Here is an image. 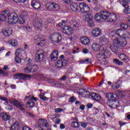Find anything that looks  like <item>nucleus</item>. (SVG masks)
<instances>
[{
  "mask_svg": "<svg viewBox=\"0 0 130 130\" xmlns=\"http://www.w3.org/2000/svg\"><path fill=\"white\" fill-rule=\"evenodd\" d=\"M8 18V23L9 24H17L18 22V14L16 13H10L9 10L2 12L0 14V23L1 21H5Z\"/></svg>",
  "mask_w": 130,
  "mask_h": 130,
  "instance_id": "obj_1",
  "label": "nucleus"
},
{
  "mask_svg": "<svg viewBox=\"0 0 130 130\" xmlns=\"http://www.w3.org/2000/svg\"><path fill=\"white\" fill-rule=\"evenodd\" d=\"M126 44H127V42H126L125 39L122 38L119 40L116 38L113 40V45L110 46V49L115 54L117 55V52L120 47H124L126 46Z\"/></svg>",
  "mask_w": 130,
  "mask_h": 130,
  "instance_id": "obj_2",
  "label": "nucleus"
},
{
  "mask_svg": "<svg viewBox=\"0 0 130 130\" xmlns=\"http://www.w3.org/2000/svg\"><path fill=\"white\" fill-rule=\"evenodd\" d=\"M103 16L105 18V20H107L109 22H116V20H117V15L114 13L105 11L103 13Z\"/></svg>",
  "mask_w": 130,
  "mask_h": 130,
  "instance_id": "obj_3",
  "label": "nucleus"
},
{
  "mask_svg": "<svg viewBox=\"0 0 130 130\" xmlns=\"http://www.w3.org/2000/svg\"><path fill=\"white\" fill-rule=\"evenodd\" d=\"M9 103L10 104H13L14 106H16L17 108H19L20 110V111H22V112L24 113L25 112V108H24V105L21 104V103H19L17 100H15V99L10 98L9 99Z\"/></svg>",
  "mask_w": 130,
  "mask_h": 130,
  "instance_id": "obj_4",
  "label": "nucleus"
},
{
  "mask_svg": "<svg viewBox=\"0 0 130 130\" xmlns=\"http://www.w3.org/2000/svg\"><path fill=\"white\" fill-rule=\"evenodd\" d=\"M45 57V52L42 49H39L35 55V61L36 62H40L44 59Z\"/></svg>",
  "mask_w": 130,
  "mask_h": 130,
  "instance_id": "obj_5",
  "label": "nucleus"
},
{
  "mask_svg": "<svg viewBox=\"0 0 130 130\" xmlns=\"http://www.w3.org/2000/svg\"><path fill=\"white\" fill-rule=\"evenodd\" d=\"M49 38L53 43H59L61 41V36L56 32L51 35Z\"/></svg>",
  "mask_w": 130,
  "mask_h": 130,
  "instance_id": "obj_6",
  "label": "nucleus"
},
{
  "mask_svg": "<svg viewBox=\"0 0 130 130\" xmlns=\"http://www.w3.org/2000/svg\"><path fill=\"white\" fill-rule=\"evenodd\" d=\"M130 3V0H122L120 4L124 8V10L123 11L124 14H130V7L128 6V4Z\"/></svg>",
  "mask_w": 130,
  "mask_h": 130,
  "instance_id": "obj_7",
  "label": "nucleus"
},
{
  "mask_svg": "<svg viewBox=\"0 0 130 130\" xmlns=\"http://www.w3.org/2000/svg\"><path fill=\"white\" fill-rule=\"evenodd\" d=\"M79 8L80 10V12L84 14L90 13L91 11L89 6L86 4V3H81L79 4Z\"/></svg>",
  "mask_w": 130,
  "mask_h": 130,
  "instance_id": "obj_8",
  "label": "nucleus"
},
{
  "mask_svg": "<svg viewBox=\"0 0 130 130\" xmlns=\"http://www.w3.org/2000/svg\"><path fill=\"white\" fill-rule=\"evenodd\" d=\"M48 9L50 11H54L55 12H56V11H59V10H60V6L55 2H49Z\"/></svg>",
  "mask_w": 130,
  "mask_h": 130,
  "instance_id": "obj_9",
  "label": "nucleus"
},
{
  "mask_svg": "<svg viewBox=\"0 0 130 130\" xmlns=\"http://www.w3.org/2000/svg\"><path fill=\"white\" fill-rule=\"evenodd\" d=\"M14 79H21L22 80H30V75L17 73L13 76Z\"/></svg>",
  "mask_w": 130,
  "mask_h": 130,
  "instance_id": "obj_10",
  "label": "nucleus"
},
{
  "mask_svg": "<svg viewBox=\"0 0 130 130\" xmlns=\"http://www.w3.org/2000/svg\"><path fill=\"white\" fill-rule=\"evenodd\" d=\"M38 71V66L37 65H31L28 68H25L24 71L25 73H36Z\"/></svg>",
  "mask_w": 130,
  "mask_h": 130,
  "instance_id": "obj_11",
  "label": "nucleus"
},
{
  "mask_svg": "<svg viewBox=\"0 0 130 130\" xmlns=\"http://www.w3.org/2000/svg\"><path fill=\"white\" fill-rule=\"evenodd\" d=\"M114 96H116V98L115 99V101H114L113 103H110V104L108 103V105L110 107V108H117L119 105V101H117V99H118V96L116 95V94H114Z\"/></svg>",
  "mask_w": 130,
  "mask_h": 130,
  "instance_id": "obj_12",
  "label": "nucleus"
},
{
  "mask_svg": "<svg viewBox=\"0 0 130 130\" xmlns=\"http://www.w3.org/2000/svg\"><path fill=\"white\" fill-rule=\"evenodd\" d=\"M34 26L37 29L41 28L43 26V20L40 18H36L34 20Z\"/></svg>",
  "mask_w": 130,
  "mask_h": 130,
  "instance_id": "obj_13",
  "label": "nucleus"
},
{
  "mask_svg": "<svg viewBox=\"0 0 130 130\" xmlns=\"http://www.w3.org/2000/svg\"><path fill=\"white\" fill-rule=\"evenodd\" d=\"M40 126L41 127V130H48V127L49 125L48 122L46 120H41L39 121Z\"/></svg>",
  "mask_w": 130,
  "mask_h": 130,
  "instance_id": "obj_14",
  "label": "nucleus"
},
{
  "mask_svg": "<svg viewBox=\"0 0 130 130\" xmlns=\"http://www.w3.org/2000/svg\"><path fill=\"white\" fill-rule=\"evenodd\" d=\"M62 32L64 34H67V35H71L73 34V28L69 25H64L62 27Z\"/></svg>",
  "mask_w": 130,
  "mask_h": 130,
  "instance_id": "obj_15",
  "label": "nucleus"
},
{
  "mask_svg": "<svg viewBox=\"0 0 130 130\" xmlns=\"http://www.w3.org/2000/svg\"><path fill=\"white\" fill-rule=\"evenodd\" d=\"M50 59L52 61H55L58 58V51L54 49L50 55Z\"/></svg>",
  "mask_w": 130,
  "mask_h": 130,
  "instance_id": "obj_16",
  "label": "nucleus"
},
{
  "mask_svg": "<svg viewBox=\"0 0 130 130\" xmlns=\"http://www.w3.org/2000/svg\"><path fill=\"white\" fill-rule=\"evenodd\" d=\"M104 13H105V11H102L100 14L96 13L94 16L95 20L98 22H102L103 20H105L103 16Z\"/></svg>",
  "mask_w": 130,
  "mask_h": 130,
  "instance_id": "obj_17",
  "label": "nucleus"
},
{
  "mask_svg": "<svg viewBox=\"0 0 130 130\" xmlns=\"http://www.w3.org/2000/svg\"><path fill=\"white\" fill-rule=\"evenodd\" d=\"M91 34L94 37H99V36L102 35V31L100 28H95L92 30Z\"/></svg>",
  "mask_w": 130,
  "mask_h": 130,
  "instance_id": "obj_18",
  "label": "nucleus"
},
{
  "mask_svg": "<svg viewBox=\"0 0 130 130\" xmlns=\"http://www.w3.org/2000/svg\"><path fill=\"white\" fill-rule=\"evenodd\" d=\"M116 96L113 95V93H107L106 94V98H107L110 103H113V101H115Z\"/></svg>",
  "mask_w": 130,
  "mask_h": 130,
  "instance_id": "obj_19",
  "label": "nucleus"
},
{
  "mask_svg": "<svg viewBox=\"0 0 130 130\" xmlns=\"http://www.w3.org/2000/svg\"><path fill=\"white\" fill-rule=\"evenodd\" d=\"M2 32L5 36H10V35H12V34L13 33V30L12 29V28L7 27L6 28H4Z\"/></svg>",
  "mask_w": 130,
  "mask_h": 130,
  "instance_id": "obj_20",
  "label": "nucleus"
},
{
  "mask_svg": "<svg viewBox=\"0 0 130 130\" xmlns=\"http://www.w3.org/2000/svg\"><path fill=\"white\" fill-rule=\"evenodd\" d=\"M31 7L36 10H38L41 8V5L39 2H37L36 0H32L31 2Z\"/></svg>",
  "mask_w": 130,
  "mask_h": 130,
  "instance_id": "obj_21",
  "label": "nucleus"
},
{
  "mask_svg": "<svg viewBox=\"0 0 130 130\" xmlns=\"http://www.w3.org/2000/svg\"><path fill=\"white\" fill-rule=\"evenodd\" d=\"M96 58L98 60H100V61H105V59H106V57L104 55V53H99L96 54Z\"/></svg>",
  "mask_w": 130,
  "mask_h": 130,
  "instance_id": "obj_22",
  "label": "nucleus"
},
{
  "mask_svg": "<svg viewBox=\"0 0 130 130\" xmlns=\"http://www.w3.org/2000/svg\"><path fill=\"white\" fill-rule=\"evenodd\" d=\"M91 97L92 99H93V100H94L95 101H97L98 102H99V101H100V100H101L102 98L101 95L95 93H92L91 94Z\"/></svg>",
  "mask_w": 130,
  "mask_h": 130,
  "instance_id": "obj_23",
  "label": "nucleus"
},
{
  "mask_svg": "<svg viewBox=\"0 0 130 130\" xmlns=\"http://www.w3.org/2000/svg\"><path fill=\"white\" fill-rule=\"evenodd\" d=\"M70 8L73 12H78V11H79V6L77 3H71L70 5Z\"/></svg>",
  "mask_w": 130,
  "mask_h": 130,
  "instance_id": "obj_24",
  "label": "nucleus"
},
{
  "mask_svg": "<svg viewBox=\"0 0 130 130\" xmlns=\"http://www.w3.org/2000/svg\"><path fill=\"white\" fill-rule=\"evenodd\" d=\"M80 40H81V43L82 44H84V45H88V44H89L90 42V40H89V39L86 37H82L80 39Z\"/></svg>",
  "mask_w": 130,
  "mask_h": 130,
  "instance_id": "obj_25",
  "label": "nucleus"
},
{
  "mask_svg": "<svg viewBox=\"0 0 130 130\" xmlns=\"http://www.w3.org/2000/svg\"><path fill=\"white\" fill-rule=\"evenodd\" d=\"M84 19L86 22H89L94 19V17H93L91 14H87L84 15Z\"/></svg>",
  "mask_w": 130,
  "mask_h": 130,
  "instance_id": "obj_26",
  "label": "nucleus"
},
{
  "mask_svg": "<svg viewBox=\"0 0 130 130\" xmlns=\"http://www.w3.org/2000/svg\"><path fill=\"white\" fill-rule=\"evenodd\" d=\"M1 117H2V119L5 121H8V120H10V119L11 118V116L8 115V114L7 113H1Z\"/></svg>",
  "mask_w": 130,
  "mask_h": 130,
  "instance_id": "obj_27",
  "label": "nucleus"
},
{
  "mask_svg": "<svg viewBox=\"0 0 130 130\" xmlns=\"http://www.w3.org/2000/svg\"><path fill=\"white\" fill-rule=\"evenodd\" d=\"M19 128H20V124H19V122H15L10 127L11 130H19Z\"/></svg>",
  "mask_w": 130,
  "mask_h": 130,
  "instance_id": "obj_28",
  "label": "nucleus"
},
{
  "mask_svg": "<svg viewBox=\"0 0 130 130\" xmlns=\"http://www.w3.org/2000/svg\"><path fill=\"white\" fill-rule=\"evenodd\" d=\"M116 35L119 36V37H123L124 36V30L121 28L118 29L116 32H114Z\"/></svg>",
  "mask_w": 130,
  "mask_h": 130,
  "instance_id": "obj_29",
  "label": "nucleus"
},
{
  "mask_svg": "<svg viewBox=\"0 0 130 130\" xmlns=\"http://www.w3.org/2000/svg\"><path fill=\"white\" fill-rule=\"evenodd\" d=\"M34 105H35V103L32 100H29L26 103L27 108H32V107H34Z\"/></svg>",
  "mask_w": 130,
  "mask_h": 130,
  "instance_id": "obj_30",
  "label": "nucleus"
},
{
  "mask_svg": "<svg viewBox=\"0 0 130 130\" xmlns=\"http://www.w3.org/2000/svg\"><path fill=\"white\" fill-rule=\"evenodd\" d=\"M118 56H119V58H120V59H121V60H122L123 61H125L127 60V59H128V57H127V56H126V55L123 53L119 54Z\"/></svg>",
  "mask_w": 130,
  "mask_h": 130,
  "instance_id": "obj_31",
  "label": "nucleus"
},
{
  "mask_svg": "<svg viewBox=\"0 0 130 130\" xmlns=\"http://www.w3.org/2000/svg\"><path fill=\"white\" fill-rule=\"evenodd\" d=\"M41 38H42V35H37L34 37V40L36 42H44V41H45V40H41Z\"/></svg>",
  "mask_w": 130,
  "mask_h": 130,
  "instance_id": "obj_32",
  "label": "nucleus"
},
{
  "mask_svg": "<svg viewBox=\"0 0 130 130\" xmlns=\"http://www.w3.org/2000/svg\"><path fill=\"white\" fill-rule=\"evenodd\" d=\"M119 80H117L116 82L115 83H113V85H112V88L113 89H115V90H117L119 87H120V85L119 84Z\"/></svg>",
  "mask_w": 130,
  "mask_h": 130,
  "instance_id": "obj_33",
  "label": "nucleus"
},
{
  "mask_svg": "<svg viewBox=\"0 0 130 130\" xmlns=\"http://www.w3.org/2000/svg\"><path fill=\"white\" fill-rule=\"evenodd\" d=\"M71 125L73 127H75V128H79V127H80V123L76 121H72Z\"/></svg>",
  "mask_w": 130,
  "mask_h": 130,
  "instance_id": "obj_34",
  "label": "nucleus"
},
{
  "mask_svg": "<svg viewBox=\"0 0 130 130\" xmlns=\"http://www.w3.org/2000/svg\"><path fill=\"white\" fill-rule=\"evenodd\" d=\"M56 67H57L58 69H61L62 68V61H61V59L58 60L55 63Z\"/></svg>",
  "mask_w": 130,
  "mask_h": 130,
  "instance_id": "obj_35",
  "label": "nucleus"
},
{
  "mask_svg": "<svg viewBox=\"0 0 130 130\" xmlns=\"http://www.w3.org/2000/svg\"><path fill=\"white\" fill-rule=\"evenodd\" d=\"M33 65V61H32V59L31 58H29L27 61H26V67L25 68H28L31 66Z\"/></svg>",
  "mask_w": 130,
  "mask_h": 130,
  "instance_id": "obj_36",
  "label": "nucleus"
},
{
  "mask_svg": "<svg viewBox=\"0 0 130 130\" xmlns=\"http://www.w3.org/2000/svg\"><path fill=\"white\" fill-rule=\"evenodd\" d=\"M25 17L20 16L19 18L18 17V21H17V23L18 22L19 24H24V23H25Z\"/></svg>",
  "mask_w": 130,
  "mask_h": 130,
  "instance_id": "obj_37",
  "label": "nucleus"
},
{
  "mask_svg": "<svg viewBox=\"0 0 130 130\" xmlns=\"http://www.w3.org/2000/svg\"><path fill=\"white\" fill-rule=\"evenodd\" d=\"M9 43L11 44L12 46H17L18 45V42L15 40H11L9 41Z\"/></svg>",
  "mask_w": 130,
  "mask_h": 130,
  "instance_id": "obj_38",
  "label": "nucleus"
},
{
  "mask_svg": "<svg viewBox=\"0 0 130 130\" xmlns=\"http://www.w3.org/2000/svg\"><path fill=\"white\" fill-rule=\"evenodd\" d=\"M113 62L118 66H122L123 63L117 59H113Z\"/></svg>",
  "mask_w": 130,
  "mask_h": 130,
  "instance_id": "obj_39",
  "label": "nucleus"
},
{
  "mask_svg": "<svg viewBox=\"0 0 130 130\" xmlns=\"http://www.w3.org/2000/svg\"><path fill=\"white\" fill-rule=\"evenodd\" d=\"M91 47L93 50H98V48H99V45H98V44L96 43H94L92 45Z\"/></svg>",
  "mask_w": 130,
  "mask_h": 130,
  "instance_id": "obj_40",
  "label": "nucleus"
},
{
  "mask_svg": "<svg viewBox=\"0 0 130 130\" xmlns=\"http://www.w3.org/2000/svg\"><path fill=\"white\" fill-rule=\"evenodd\" d=\"M23 51V50L21 48H18L16 49L15 52V55L19 56L20 55V53H22V52Z\"/></svg>",
  "mask_w": 130,
  "mask_h": 130,
  "instance_id": "obj_41",
  "label": "nucleus"
},
{
  "mask_svg": "<svg viewBox=\"0 0 130 130\" xmlns=\"http://www.w3.org/2000/svg\"><path fill=\"white\" fill-rule=\"evenodd\" d=\"M77 100V98L75 96H71L69 100V102H70V103H73L75 102Z\"/></svg>",
  "mask_w": 130,
  "mask_h": 130,
  "instance_id": "obj_42",
  "label": "nucleus"
},
{
  "mask_svg": "<svg viewBox=\"0 0 130 130\" xmlns=\"http://www.w3.org/2000/svg\"><path fill=\"white\" fill-rule=\"evenodd\" d=\"M40 97L42 100H48V98L46 96H44V93H42L40 94Z\"/></svg>",
  "mask_w": 130,
  "mask_h": 130,
  "instance_id": "obj_43",
  "label": "nucleus"
},
{
  "mask_svg": "<svg viewBox=\"0 0 130 130\" xmlns=\"http://www.w3.org/2000/svg\"><path fill=\"white\" fill-rule=\"evenodd\" d=\"M120 27L121 28H122L124 30L128 28V26H127V25L124 23H121V24H120Z\"/></svg>",
  "mask_w": 130,
  "mask_h": 130,
  "instance_id": "obj_44",
  "label": "nucleus"
},
{
  "mask_svg": "<svg viewBox=\"0 0 130 130\" xmlns=\"http://www.w3.org/2000/svg\"><path fill=\"white\" fill-rule=\"evenodd\" d=\"M22 60V59L19 58L18 56H16L15 57V61L16 63H21V61Z\"/></svg>",
  "mask_w": 130,
  "mask_h": 130,
  "instance_id": "obj_45",
  "label": "nucleus"
},
{
  "mask_svg": "<svg viewBox=\"0 0 130 130\" xmlns=\"http://www.w3.org/2000/svg\"><path fill=\"white\" fill-rule=\"evenodd\" d=\"M6 110H9V111H11V110H13V106L11 105H8L6 107Z\"/></svg>",
  "mask_w": 130,
  "mask_h": 130,
  "instance_id": "obj_46",
  "label": "nucleus"
},
{
  "mask_svg": "<svg viewBox=\"0 0 130 130\" xmlns=\"http://www.w3.org/2000/svg\"><path fill=\"white\" fill-rule=\"evenodd\" d=\"M54 111L56 113H59V112H62V111H63V109H61V108H56L54 109Z\"/></svg>",
  "mask_w": 130,
  "mask_h": 130,
  "instance_id": "obj_47",
  "label": "nucleus"
},
{
  "mask_svg": "<svg viewBox=\"0 0 130 130\" xmlns=\"http://www.w3.org/2000/svg\"><path fill=\"white\" fill-rule=\"evenodd\" d=\"M104 54L105 55V56H110L111 55V53H110V51L108 50H106L104 51Z\"/></svg>",
  "mask_w": 130,
  "mask_h": 130,
  "instance_id": "obj_48",
  "label": "nucleus"
},
{
  "mask_svg": "<svg viewBox=\"0 0 130 130\" xmlns=\"http://www.w3.org/2000/svg\"><path fill=\"white\" fill-rule=\"evenodd\" d=\"M87 22H88V25L90 28L92 27H94V26H95L94 22H93V21H92V20H90V21H87Z\"/></svg>",
  "mask_w": 130,
  "mask_h": 130,
  "instance_id": "obj_49",
  "label": "nucleus"
},
{
  "mask_svg": "<svg viewBox=\"0 0 130 130\" xmlns=\"http://www.w3.org/2000/svg\"><path fill=\"white\" fill-rule=\"evenodd\" d=\"M27 16H28V12H27V11L23 12L20 15L21 17H23L24 18H25Z\"/></svg>",
  "mask_w": 130,
  "mask_h": 130,
  "instance_id": "obj_50",
  "label": "nucleus"
},
{
  "mask_svg": "<svg viewBox=\"0 0 130 130\" xmlns=\"http://www.w3.org/2000/svg\"><path fill=\"white\" fill-rule=\"evenodd\" d=\"M73 28H75V29H77L79 28L80 24L78 22H75L73 23Z\"/></svg>",
  "mask_w": 130,
  "mask_h": 130,
  "instance_id": "obj_51",
  "label": "nucleus"
},
{
  "mask_svg": "<svg viewBox=\"0 0 130 130\" xmlns=\"http://www.w3.org/2000/svg\"><path fill=\"white\" fill-rule=\"evenodd\" d=\"M62 61V64L63 65V67H66L67 64H68V60L66 59H61Z\"/></svg>",
  "mask_w": 130,
  "mask_h": 130,
  "instance_id": "obj_52",
  "label": "nucleus"
},
{
  "mask_svg": "<svg viewBox=\"0 0 130 130\" xmlns=\"http://www.w3.org/2000/svg\"><path fill=\"white\" fill-rule=\"evenodd\" d=\"M27 0H13L14 3L18 4V3H25Z\"/></svg>",
  "mask_w": 130,
  "mask_h": 130,
  "instance_id": "obj_53",
  "label": "nucleus"
},
{
  "mask_svg": "<svg viewBox=\"0 0 130 130\" xmlns=\"http://www.w3.org/2000/svg\"><path fill=\"white\" fill-rule=\"evenodd\" d=\"M1 75H3L4 77H8V76H9V73H8L7 72H5V71H4V70H2Z\"/></svg>",
  "mask_w": 130,
  "mask_h": 130,
  "instance_id": "obj_54",
  "label": "nucleus"
},
{
  "mask_svg": "<svg viewBox=\"0 0 130 130\" xmlns=\"http://www.w3.org/2000/svg\"><path fill=\"white\" fill-rule=\"evenodd\" d=\"M83 92H84V89H80L77 90V93L79 94V95H83Z\"/></svg>",
  "mask_w": 130,
  "mask_h": 130,
  "instance_id": "obj_55",
  "label": "nucleus"
},
{
  "mask_svg": "<svg viewBox=\"0 0 130 130\" xmlns=\"http://www.w3.org/2000/svg\"><path fill=\"white\" fill-rule=\"evenodd\" d=\"M84 60H85V64L91 63V60L90 58L85 59H84Z\"/></svg>",
  "mask_w": 130,
  "mask_h": 130,
  "instance_id": "obj_56",
  "label": "nucleus"
},
{
  "mask_svg": "<svg viewBox=\"0 0 130 130\" xmlns=\"http://www.w3.org/2000/svg\"><path fill=\"white\" fill-rule=\"evenodd\" d=\"M60 121H61L60 119L57 118V119H56V120L55 121V123H56V124H59L60 123Z\"/></svg>",
  "mask_w": 130,
  "mask_h": 130,
  "instance_id": "obj_57",
  "label": "nucleus"
},
{
  "mask_svg": "<svg viewBox=\"0 0 130 130\" xmlns=\"http://www.w3.org/2000/svg\"><path fill=\"white\" fill-rule=\"evenodd\" d=\"M49 20L50 19H49L48 21H45V22H44V27H45V28H47V27H48V22H50V21H49Z\"/></svg>",
  "mask_w": 130,
  "mask_h": 130,
  "instance_id": "obj_58",
  "label": "nucleus"
},
{
  "mask_svg": "<svg viewBox=\"0 0 130 130\" xmlns=\"http://www.w3.org/2000/svg\"><path fill=\"white\" fill-rule=\"evenodd\" d=\"M119 96L121 97V98H123L124 97V95L122 93V91H119Z\"/></svg>",
  "mask_w": 130,
  "mask_h": 130,
  "instance_id": "obj_59",
  "label": "nucleus"
},
{
  "mask_svg": "<svg viewBox=\"0 0 130 130\" xmlns=\"http://www.w3.org/2000/svg\"><path fill=\"white\" fill-rule=\"evenodd\" d=\"M56 115H51L50 116V118L52 119V120H53L54 118H56Z\"/></svg>",
  "mask_w": 130,
  "mask_h": 130,
  "instance_id": "obj_60",
  "label": "nucleus"
},
{
  "mask_svg": "<svg viewBox=\"0 0 130 130\" xmlns=\"http://www.w3.org/2000/svg\"><path fill=\"white\" fill-rule=\"evenodd\" d=\"M27 114L29 116V117H31V118H34V115H33L32 113L28 112Z\"/></svg>",
  "mask_w": 130,
  "mask_h": 130,
  "instance_id": "obj_61",
  "label": "nucleus"
},
{
  "mask_svg": "<svg viewBox=\"0 0 130 130\" xmlns=\"http://www.w3.org/2000/svg\"><path fill=\"white\" fill-rule=\"evenodd\" d=\"M87 125V124L86 123H85V122L81 123V126H82V127H86Z\"/></svg>",
  "mask_w": 130,
  "mask_h": 130,
  "instance_id": "obj_62",
  "label": "nucleus"
},
{
  "mask_svg": "<svg viewBox=\"0 0 130 130\" xmlns=\"http://www.w3.org/2000/svg\"><path fill=\"white\" fill-rule=\"evenodd\" d=\"M85 98H90V96H91V95H90V92H88L86 94H85Z\"/></svg>",
  "mask_w": 130,
  "mask_h": 130,
  "instance_id": "obj_63",
  "label": "nucleus"
},
{
  "mask_svg": "<svg viewBox=\"0 0 130 130\" xmlns=\"http://www.w3.org/2000/svg\"><path fill=\"white\" fill-rule=\"evenodd\" d=\"M22 129L23 130H31V128H30V127H27V126H24Z\"/></svg>",
  "mask_w": 130,
  "mask_h": 130,
  "instance_id": "obj_64",
  "label": "nucleus"
}]
</instances>
